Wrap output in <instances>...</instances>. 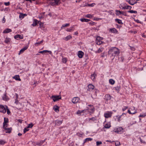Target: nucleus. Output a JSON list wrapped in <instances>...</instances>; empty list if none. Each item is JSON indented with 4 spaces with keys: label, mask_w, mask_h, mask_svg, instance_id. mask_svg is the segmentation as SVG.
Here are the masks:
<instances>
[{
    "label": "nucleus",
    "mask_w": 146,
    "mask_h": 146,
    "mask_svg": "<svg viewBox=\"0 0 146 146\" xmlns=\"http://www.w3.org/2000/svg\"><path fill=\"white\" fill-rule=\"evenodd\" d=\"M119 53V50L116 47L111 48L108 51L109 54L113 57L116 55H118Z\"/></svg>",
    "instance_id": "f257e3e1"
},
{
    "label": "nucleus",
    "mask_w": 146,
    "mask_h": 146,
    "mask_svg": "<svg viewBox=\"0 0 146 146\" xmlns=\"http://www.w3.org/2000/svg\"><path fill=\"white\" fill-rule=\"evenodd\" d=\"M103 38L100 36H97L96 38V43L98 45H100L101 44L102 42V40H103Z\"/></svg>",
    "instance_id": "f03ea898"
},
{
    "label": "nucleus",
    "mask_w": 146,
    "mask_h": 146,
    "mask_svg": "<svg viewBox=\"0 0 146 146\" xmlns=\"http://www.w3.org/2000/svg\"><path fill=\"white\" fill-rule=\"evenodd\" d=\"M6 107V106H5ZM6 107H5L3 106L2 105H0V112L5 113L6 112Z\"/></svg>",
    "instance_id": "7ed1b4c3"
},
{
    "label": "nucleus",
    "mask_w": 146,
    "mask_h": 146,
    "mask_svg": "<svg viewBox=\"0 0 146 146\" xmlns=\"http://www.w3.org/2000/svg\"><path fill=\"white\" fill-rule=\"evenodd\" d=\"M4 121L3 123V127H7L8 126V123L9 122L8 119L7 118L5 117L4 118Z\"/></svg>",
    "instance_id": "20e7f679"
},
{
    "label": "nucleus",
    "mask_w": 146,
    "mask_h": 146,
    "mask_svg": "<svg viewBox=\"0 0 146 146\" xmlns=\"http://www.w3.org/2000/svg\"><path fill=\"white\" fill-rule=\"evenodd\" d=\"M52 98L54 102H56L61 99L60 96H52Z\"/></svg>",
    "instance_id": "39448f33"
},
{
    "label": "nucleus",
    "mask_w": 146,
    "mask_h": 146,
    "mask_svg": "<svg viewBox=\"0 0 146 146\" xmlns=\"http://www.w3.org/2000/svg\"><path fill=\"white\" fill-rule=\"evenodd\" d=\"M94 86L92 84H89L88 86V88L87 90L88 91H91L94 89Z\"/></svg>",
    "instance_id": "423d86ee"
},
{
    "label": "nucleus",
    "mask_w": 146,
    "mask_h": 146,
    "mask_svg": "<svg viewBox=\"0 0 146 146\" xmlns=\"http://www.w3.org/2000/svg\"><path fill=\"white\" fill-rule=\"evenodd\" d=\"M112 113L111 112H108L104 114V117L106 118L111 117L112 115Z\"/></svg>",
    "instance_id": "0eeeda50"
},
{
    "label": "nucleus",
    "mask_w": 146,
    "mask_h": 146,
    "mask_svg": "<svg viewBox=\"0 0 146 146\" xmlns=\"http://www.w3.org/2000/svg\"><path fill=\"white\" fill-rule=\"evenodd\" d=\"M79 100L80 99L79 98L75 97L73 98L72 100V102L74 104H76L78 102Z\"/></svg>",
    "instance_id": "6e6552de"
},
{
    "label": "nucleus",
    "mask_w": 146,
    "mask_h": 146,
    "mask_svg": "<svg viewBox=\"0 0 146 146\" xmlns=\"http://www.w3.org/2000/svg\"><path fill=\"white\" fill-rule=\"evenodd\" d=\"M84 55V53L81 51H79L78 53V56L80 58H82Z\"/></svg>",
    "instance_id": "1a4fd4ad"
},
{
    "label": "nucleus",
    "mask_w": 146,
    "mask_h": 146,
    "mask_svg": "<svg viewBox=\"0 0 146 146\" xmlns=\"http://www.w3.org/2000/svg\"><path fill=\"white\" fill-rule=\"evenodd\" d=\"M89 106L90 107V109H88L90 112L91 113H93L94 111V107L92 105H89Z\"/></svg>",
    "instance_id": "9d476101"
},
{
    "label": "nucleus",
    "mask_w": 146,
    "mask_h": 146,
    "mask_svg": "<svg viewBox=\"0 0 146 146\" xmlns=\"http://www.w3.org/2000/svg\"><path fill=\"white\" fill-rule=\"evenodd\" d=\"M109 31L110 32L114 33H118V31L117 29L114 28L110 29Z\"/></svg>",
    "instance_id": "9b49d317"
},
{
    "label": "nucleus",
    "mask_w": 146,
    "mask_h": 146,
    "mask_svg": "<svg viewBox=\"0 0 146 146\" xmlns=\"http://www.w3.org/2000/svg\"><path fill=\"white\" fill-rule=\"evenodd\" d=\"M127 1L128 2L130 5H133L137 3L135 0H129V1Z\"/></svg>",
    "instance_id": "f8f14e48"
},
{
    "label": "nucleus",
    "mask_w": 146,
    "mask_h": 146,
    "mask_svg": "<svg viewBox=\"0 0 146 146\" xmlns=\"http://www.w3.org/2000/svg\"><path fill=\"white\" fill-rule=\"evenodd\" d=\"M122 130L123 128L121 127H119L116 129H115L114 130V131L115 132L119 133Z\"/></svg>",
    "instance_id": "ddd939ff"
},
{
    "label": "nucleus",
    "mask_w": 146,
    "mask_h": 146,
    "mask_svg": "<svg viewBox=\"0 0 146 146\" xmlns=\"http://www.w3.org/2000/svg\"><path fill=\"white\" fill-rule=\"evenodd\" d=\"M7 127H3V128H4L5 130H6L7 131H6V133H10L11 132L12 130L11 128H7Z\"/></svg>",
    "instance_id": "4468645a"
},
{
    "label": "nucleus",
    "mask_w": 146,
    "mask_h": 146,
    "mask_svg": "<svg viewBox=\"0 0 146 146\" xmlns=\"http://www.w3.org/2000/svg\"><path fill=\"white\" fill-rule=\"evenodd\" d=\"M49 52L50 54H51L52 53V52L48 50H44L42 51H40L39 52V53H42V54H44L45 53H46L47 52Z\"/></svg>",
    "instance_id": "2eb2a0df"
},
{
    "label": "nucleus",
    "mask_w": 146,
    "mask_h": 146,
    "mask_svg": "<svg viewBox=\"0 0 146 146\" xmlns=\"http://www.w3.org/2000/svg\"><path fill=\"white\" fill-rule=\"evenodd\" d=\"M14 38L15 39L18 40V38H19L20 39H22L23 38V35H18L15 36Z\"/></svg>",
    "instance_id": "dca6fc26"
},
{
    "label": "nucleus",
    "mask_w": 146,
    "mask_h": 146,
    "mask_svg": "<svg viewBox=\"0 0 146 146\" xmlns=\"http://www.w3.org/2000/svg\"><path fill=\"white\" fill-rule=\"evenodd\" d=\"M28 48V46H25L23 48H22L21 49L20 51V52L19 53V55L20 53H23V52H24L25 50H26Z\"/></svg>",
    "instance_id": "f3484780"
},
{
    "label": "nucleus",
    "mask_w": 146,
    "mask_h": 146,
    "mask_svg": "<svg viewBox=\"0 0 146 146\" xmlns=\"http://www.w3.org/2000/svg\"><path fill=\"white\" fill-rule=\"evenodd\" d=\"M11 31L12 30L11 29H7L3 31V33H7L11 32Z\"/></svg>",
    "instance_id": "a211bd4d"
},
{
    "label": "nucleus",
    "mask_w": 146,
    "mask_h": 146,
    "mask_svg": "<svg viewBox=\"0 0 146 146\" xmlns=\"http://www.w3.org/2000/svg\"><path fill=\"white\" fill-rule=\"evenodd\" d=\"M13 78L17 80L21 81V80L19 76V75H16L13 77Z\"/></svg>",
    "instance_id": "6ab92c4d"
},
{
    "label": "nucleus",
    "mask_w": 146,
    "mask_h": 146,
    "mask_svg": "<svg viewBox=\"0 0 146 146\" xmlns=\"http://www.w3.org/2000/svg\"><path fill=\"white\" fill-rule=\"evenodd\" d=\"M59 107L57 106H54L53 108V109L56 112H58L59 111Z\"/></svg>",
    "instance_id": "aec40b11"
},
{
    "label": "nucleus",
    "mask_w": 146,
    "mask_h": 146,
    "mask_svg": "<svg viewBox=\"0 0 146 146\" xmlns=\"http://www.w3.org/2000/svg\"><path fill=\"white\" fill-rule=\"evenodd\" d=\"M115 12H116V15H121V14H123V11H121L118 10H116Z\"/></svg>",
    "instance_id": "412c9836"
},
{
    "label": "nucleus",
    "mask_w": 146,
    "mask_h": 146,
    "mask_svg": "<svg viewBox=\"0 0 146 146\" xmlns=\"http://www.w3.org/2000/svg\"><path fill=\"white\" fill-rule=\"evenodd\" d=\"M27 15L25 14H23L20 13L19 16V17L21 19H23L25 16H26Z\"/></svg>",
    "instance_id": "4be33fe9"
},
{
    "label": "nucleus",
    "mask_w": 146,
    "mask_h": 146,
    "mask_svg": "<svg viewBox=\"0 0 146 146\" xmlns=\"http://www.w3.org/2000/svg\"><path fill=\"white\" fill-rule=\"evenodd\" d=\"M11 40V39L10 38L7 37L5 40V42L7 44H8Z\"/></svg>",
    "instance_id": "5701e85b"
},
{
    "label": "nucleus",
    "mask_w": 146,
    "mask_h": 146,
    "mask_svg": "<svg viewBox=\"0 0 146 146\" xmlns=\"http://www.w3.org/2000/svg\"><path fill=\"white\" fill-rule=\"evenodd\" d=\"M111 98V97L110 95L107 94L105 96V99L106 100H110Z\"/></svg>",
    "instance_id": "b1692460"
},
{
    "label": "nucleus",
    "mask_w": 146,
    "mask_h": 146,
    "mask_svg": "<svg viewBox=\"0 0 146 146\" xmlns=\"http://www.w3.org/2000/svg\"><path fill=\"white\" fill-rule=\"evenodd\" d=\"M103 48H99L97 51H96V53H99L102 52L103 50Z\"/></svg>",
    "instance_id": "393cba45"
},
{
    "label": "nucleus",
    "mask_w": 146,
    "mask_h": 146,
    "mask_svg": "<svg viewBox=\"0 0 146 146\" xmlns=\"http://www.w3.org/2000/svg\"><path fill=\"white\" fill-rule=\"evenodd\" d=\"M62 121L56 120V124L58 125H59L62 123Z\"/></svg>",
    "instance_id": "a878e982"
},
{
    "label": "nucleus",
    "mask_w": 146,
    "mask_h": 146,
    "mask_svg": "<svg viewBox=\"0 0 146 146\" xmlns=\"http://www.w3.org/2000/svg\"><path fill=\"white\" fill-rule=\"evenodd\" d=\"M80 20L82 22H88L90 21V19H81Z\"/></svg>",
    "instance_id": "bb28decb"
},
{
    "label": "nucleus",
    "mask_w": 146,
    "mask_h": 146,
    "mask_svg": "<svg viewBox=\"0 0 146 146\" xmlns=\"http://www.w3.org/2000/svg\"><path fill=\"white\" fill-rule=\"evenodd\" d=\"M72 38L71 35H69L66 37L64 39L66 41H67L68 40L71 39Z\"/></svg>",
    "instance_id": "cd10ccee"
},
{
    "label": "nucleus",
    "mask_w": 146,
    "mask_h": 146,
    "mask_svg": "<svg viewBox=\"0 0 146 146\" xmlns=\"http://www.w3.org/2000/svg\"><path fill=\"white\" fill-rule=\"evenodd\" d=\"M45 141V140L41 141L40 142H38L36 143V144L37 145L39 146H41L44 143V142Z\"/></svg>",
    "instance_id": "c85d7f7f"
},
{
    "label": "nucleus",
    "mask_w": 146,
    "mask_h": 146,
    "mask_svg": "<svg viewBox=\"0 0 146 146\" xmlns=\"http://www.w3.org/2000/svg\"><path fill=\"white\" fill-rule=\"evenodd\" d=\"M111 127V125L110 123L106 124L104 127L106 128H109Z\"/></svg>",
    "instance_id": "c756f323"
},
{
    "label": "nucleus",
    "mask_w": 146,
    "mask_h": 146,
    "mask_svg": "<svg viewBox=\"0 0 146 146\" xmlns=\"http://www.w3.org/2000/svg\"><path fill=\"white\" fill-rule=\"evenodd\" d=\"M96 76V75L94 73V74L91 75V78L93 80H95Z\"/></svg>",
    "instance_id": "7c9ffc66"
},
{
    "label": "nucleus",
    "mask_w": 146,
    "mask_h": 146,
    "mask_svg": "<svg viewBox=\"0 0 146 146\" xmlns=\"http://www.w3.org/2000/svg\"><path fill=\"white\" fill-rule=\"evenodd\" d=\"M37 21L36 19H34V21L33 24H32V25L33 26H36L37 24Z\"/></svg>",
    "instance_id": "2f4dec72"
},
{
    "label": "nucleus",
    "mask_w": 146,
    "mask_h": 146,
    "mask_svg": "<svg viewBox=\"0 0 146 146\" xmlns=\"http://www.w3.org/2000/svg\"><path fill=\"white\" fill-rule=\"evenodd\" d=\"M115 21L116 22L119 24H122L123 23L122 22L121 20L118 19H116Z\"/></svg>",
    "instance_id": "473e14b6"
},
{
    "label": "nucleus",
    "mask_w": 146,
    "mask_h": 146,
    "mask_svg": "<svg viewBox=\"0 0 146 146\" xmlns=\"http://www.w3.org/2000/svg\"><path fill=\"white\" fill-rule=\"evenodd\" d=\"M109 81V83L112 85L113 84L115 83V81L112 79H110Z\"/></svg>",
    "instance_id": "72a5a7b5"
},
{
    "label": "nucleus",
    "mask_w": 146,
    "mask_h": 146,
    "mask_svg": "<svg viewBox=\"0 0 146 146\" xmlns=\"http://www.w3.org/2000/svg\"><path fill=\"white\" fill-rule=\"evenodd\" d=\"M6 110H7V113L9 115L10 113V111L9 109L8 108V107L7 106H6Z\"/></svg>",
    "instance_id": "f704fd0d"
},
{
    "label": "nucleus",
    "mask_w": 146,
    "mask_h": 146,
    "mask_svg": "<svg viewBox=\"0 0 146 146\" xmlns=\"http://www.w3.org/2000/svg\"><path fill=\"white\" fill-rule=\"evenodd\" d=\"M91 120H92L93 121L96 120V117H93L91 118H90L89 119V121H90Z\"/></svg>",
    "instance_id": "c9c22d12"
},
{
    "label": "nucleus",
    "mask_w": 146,
    "mask_h": 146,
    "mask_svg": "<svg viewBox=\"0 0 146 146\" xmlns=\"http://www.w3.org/2000/svg\"><path fill=\"white\" fill-rule=\"evenodd\" d=\"M128 12L130 13H137V12L136 11H134L132 10L128 11Z\"/></svg>",
    "instance_id": "e433bc0d"
},
{
    "label": "nucleus",
    "mask_w": 146,
    "mask_h": 146,
    "mask_svg": "<svg viewBox=\"0 0 146 146\" xmlns=\"http://www.w3.org/2000/svg\"><path fill=\"white\" fill-rule=\"evenodd\" d=\"M85 17H87L88 18H91L93 17V16H92V15L91 14H87V15H86L85 16Z\"/></svg>",
    "instance_id": "4c0bfd02"
},
{
    "label": "nucleus",
    "mask_w": 146,
    "mask_h": 146,
    "mask_svg": "<svg viewBox=\"0 0 146 146\" xmlns=\"http://www.w3.org/2000/svg\"><path fill=\"white\" fill-rule=\"evenodd\" d=\"M72 28H68L66 29V31L68 32H71L72 31L74 30V29H73V27H71Z\"/></svg>",
    "instance_id": "58836bf2"
},
{
    "label": "nucleus",
    "mask_w": 146,
    "mask_h": 146,
    "mask_svg": "<svg viewBox=\"0 0 146 146\" xmlns=\"http://www.w3.org/2000/svg\"><path fill=\"white\" fill-rule=\"evenodd\" d=\"M43 40H41V41H40V42H36L35 43V45H39L40 44L42 43V42H43Z\"/></svg>",
    "instance_id": "ea45409f"
},
{
    "label": "nucleus",
    "mask_w": 146,
    "mask_h": 146,
    "mask_svg": "<svg viewBox=\"0 0 146 146\" xmlns=\"http://www.w3.org/2000/svg\"><path fill=\"white\" fill-rule=\"evenodd\" d=\"M85 111V110H82V111L80 110H78L77 112V114H80L81 113H83L84 112V111Z\"/></svg>",
    "instance_id": "a19ab883"
},
{
    "label": "nucleus",
    "mask_w": 146,
    "mask_h": 146,
    "mask_svg": "<svg viewBox=\"0 0 146 146\" xmlns=\"http://www.w3.org/2000/svg\"><path fill=\"white\" fill-rule=\"evenodd\" d=\"M6 143V142L4 141L3 140H1L0 141V144L1 145H4Z\"/></svg>",
    "instance_id": "79ce46f5"
},
{
    "label": "nucleus",
    "mask_w": 146,
    "mask_h": 146,
    "mask_svg": "<svg viewBox=\"0 0 146 146\" xmlns=\"http://www.w3.org/2000/svg\"><path fill=\"white\" fill-rule=\"evenodd\" d=\"M96 145L97 146H98L102 144V142L101 141H97L96 142Z\"/></svg>",
    "instance_id": "37998d69"
},
{
    "label": "nucleus",
    "mask_w": 146,
    "mask_h": 146,
    "mask_svg": "<svg viewBox=\"0 0 146 146\" xmlns=\"http://www.w3.org/2000/svg\"><path fill=\"white\" fill-rule=\"evenodd\" d=\"M33 126V124L32 123H31L30 124H29L28 125V126H27V128H31Z\"/></svg>",
    "instance_id": "c03bdc74"
},
{
    "label": "nucleus",
    "mask_w": 146,
    "mask_h": 146,
    "mask_svg": "<svg viewBox=\"0 0 146 146\" xmlns=\"http://www.w3.org/2000/svg\"><path fill=\"white\" fill-rule=\"evenodd\" d=\"M69 23L66 24H65V25H62V26L61 27V28L62 29L63 27L68 26H69Z\"/></svg>",
    "instance_id": "a18cd8bd"
},
{
    "label": "nucleus",
    "mask_w": 146,
    "mask_h": 146,
    "mask_svg": "<svg viewBox=\"0 0 146 146\" xmlns=\"http://www.w3.org/2000/svg\"><path fill=\"white\" fill-rule=\"evenodd\" d=\"M146 116V113H144V114H141L140 115L139 117H145Z\"/></svg>",
    "instance_id": "49530a36"
},
{
    "label": "nucleus",
    "mask_w": 146,
    "mask_h": 146,
    "mask_svg": "<svg viewBox=\"0 0 146 146\" xmlns=\"http://www.w3.org/2000/svg\"><path fill=\"white\" fill-rule=\"evenodd\" d=\"M92 140V138H87L85 140V142L87 141H91V140Z\"/></svg>",
    "instance_id": "de8ad7c7"
},
{
    "label": "nucleus",
    "mask_w": 146,
    "mask_h": 146,
    "mask_svg": "<svg viewBox=\"0 0 146 146\" xmlns=\"http://www.w3.org/2000/svg\"><path fill=\"white\" fill-rule=\"evenodd\" d=\"M115 145L116 146H119L120 145V143L119 142L117 141L115 143Z\"/></svg>",
    "instance_id": "09e8293b"
},
{
    "label": "nucleus",
    "mask_w": 146,
    "mask_h": 146,
    "mask_svg": "<svg viewBox=\"0 0 146 146\" xmlns=\"http://www.w3.org/2000/svg\"><path fill=\"white\" fill-rule=\"evenodd\" d=\"M59 0H52V1H53V2H54L57 4L59 2Z\"/></svg>",
    "instance_id": "8fccbe9b"
},
{
    "label": "nucleus",
    "mask_w": 146,
    "mask_h": 146,
    "mask_svg": "<svg viewBox=\"0 0 146 146\" xmlns=\"http://www.w3.org/2000/svg\"><path fill=\"white\" fill-rule=\"evenodd\" d=\"M62 61L63 63H65L67 62V60L66 58H63L62 59Z\"/></svg>",
    "instance_id": "3c124183"
},
{
    "label": "nucleus",
    "mask_w": 146,
    "mask_h": 146,
    "mask_svg": "<svg viewBox=\"0 0 146 146\" xmlns=\"http://www.w3.org/2000/svg\"><path fill=\"white\" fill-rule=\"evenodd\" d=\"M106 54L104 52L101 54V56L102 57H104L106 56Z\"/></svg>",
    "instance_id": "603ef678"
},
{
    "label": "nucleus",
    "mask_w": 146,
    "mask_h": 146,
    "mask_svg": "<svg viewBox=\"0 0 146 146\" xmlns=\"http://www.w3.org/2000/svg\"><path fill=\"white\" fill-rule=\"evenodd\" d=\"M4 3L6 6H8L10 5V2H5Z\"/></svg>",
    "instance_id": "864d4df0"
},
{
    "label": "nucleus",
    "mask_w": 146,
    "mask_h": 146,
    "mask_svg": "<svg viewBox=\"0 0 146 146\" xmlns=\"http://www.w3.org/2000/svg\"><path fill=\"white\" fill-rule=\"evenodd\" d=\"M89 24L91 25L92 26H93L95 24V23L93 22H90L89 23Z\"/></svg>",
    "instance_id": "5fc2aeb1"
},
{
    "label": "nucleus",
    "mask_w": 146,
    "mask_h": 146,
    "mask_svg": "<svg viewBox=\"0 0 146 146\" xmlns=\"http://www.w3.org/2000/svg\"><path fill=\"white\" fill-rule=\"evenodd\" d=\"M127 108H128V107L124 106L122 110L123 111H124L126 109H127Z\"/></svg>",
    "instance_id": "6e6d98bb"
},
{
    "label": "nucleus",
    "mask_w": 146,
    "mask_h": 146,
    "mask_svg": "<svg viewBox=\"0 0 146 146\" xmlns=\"http://www.w3.org/2000/svg\"><path fill=\"white\" fill-rule=\"evenodd\" d=\"M128 112L129 114H135V113H136V112L135 111L134 112H132L131 113V111L129 110H128Z\"/></svg>",
    "instance_id": "4d7b16f0"
},
{
    "label": "nucleus",
    "mask_w": 146,
    "mask_h": 146,
    "mask_svg": "<svg viewBox=\"0 0 146 146\" xmlns=\"http://www.w3.org/2000/svg\"><path fill=\"white\" fill-rule=\"evenodd\" d=\"M18 95L17 94H16V96H17V98H18ZM18 101L17 100V99H16V100H15V103L16 104H18Z\"/></svg>",
    "instance_id": "13d9d810"
},
{
    "label": "nucleus",
    "mask_w": 146,
    "mask_h": 146,
    "mask_svg": "<svg viewBox=\"0 0 146 146\" xmlns=\"http://www.w3.org/2000/svg\"><path fill=\"white\" fill-rule=\"evenodd\" d=\"M127 9H131V7L129 5H128L126 6Z\"/></svg>",
    "instance_id": "bf43d9fd"
},
{
    "label": "nucleus",
    "mask_w": 146,
    "mask_h": 146,
    "mask_svg": "<svg viewBox=\"0 0 146 146\" xmlns=\"http://www.w3.org/2000/svg\"><path fill=\"white\" fill-rule=\"evenodd\" d=\"M28 129H27L26 128H25L24 130V133H25L26 132L28 131Z\"/></svg>",
    "instance_id": "052dcab7"
},
{
    "label": "nucleus",
    "mask_w": 146,
    "mask_h": 146,
    "mask_svg": "<svg viewBox=\"0 0 146 146\" xmlns=\"http://www.w3.org/2000/svg\"><path fill=\"white\" fill-rule=\"evenodd\" d=\"M5 22V19L4 17L3 19L2 22L3 23H4Z\"/></svg>",
    "instance_id": "680f3d73"
},
{
    "label": "nucleus",
    "mask_w": 146,
    "mask_h": 146,
    "mask_svg": "<svg viewBox=\"0 0 146 146\" xmlns=\"http://www.w3.org/2000/svg\"><path fill=\"white\" fill-rule=\"evenodd\" d=\"M94 3H92V4H89L88 5L89 6H91V7H92V6H93L94 5Z\"/></svg>",
    "instance_id": "e2e57ef3"
},
{
    "label": "nucleus",
    "mask_w": 146,
    "mask_h": 146,
    "mask_svg": "<svg viewBox=\"0 0 146 146\" xmlns=\"http://www.w3.org/2000/svg\"><path fill=\"white\" fill-rule=\"evenodd\" d=\"M18 120V121L19 122V123H22V121H23V120H21V119H18V120Z\"/></svg>",
    "instance_id": "0e129e2a"
},
{
    "label": "nucleus",
    "mask_w": 146,
    "mask_h": 146,
    "mask_svg": "<svg viewBox=\"0 0 146 146\" xmlns=\"http://www.w3.org/2000/svg\"><path fill=\"white\" fill-rule=\"evenodd\" d=\"M100 19H99V18H95V19H94V20H96V21H98Z\"/></svg>",
    "instance_id": "69168bd1"
},
{
    "label": "nucleus",
    "mask_w": 146,
    "mask_h": 146,
    "mask_svg": "<svg viewBox=\"0 0 146 146\" xmlns=\"http://www.w3.org/2000/svg\"><path fill=\"white\" fill-rule=\"evenodd\" d=\"M78 33L77 31H76L74 33V35H78Z\"/></svg>",
    "instance_id": "338daca9"
},
{
    "label": "nucleus",
    "mask_w": 146,
    "mask_h": 146,
    "mask_svg": "<svg viewBox=\"0 0 146 146\" xmlns=\"http://www.w3.org/2000/svg\"><path fill=\"white\" fill-rule=\"evenodd\" d=\"M22 135V134L20 133H19L18 134V135L19 136H21Z\"/></svg>",
    "instance_id": "774afa93"
}]
</instances>
